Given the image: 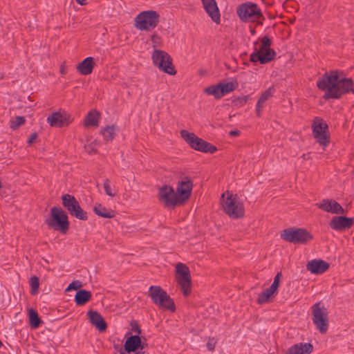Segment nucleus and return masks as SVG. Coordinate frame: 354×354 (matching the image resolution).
I'll return each mask as SVG.
<instances>
[{
  "label": "nucleus",
  "mask_w": 354,
  "mask_h": 354,
  "mask_svg": "<svg viewBox=\"0 0 354 354\" xmlns=\"http://www.w3.org/2000/svg\"><path fill=\"white\" fill-rule=\"evenodd\" d=\"M317 86L325 91L324 100L339 99L346 93L354 94V84L351 78H339L337 70L325 73L317 82Z\"/></svg>",
  "instance_id": "nucleus-1"
},
{
  "label": "nucleus",
  "mask_w": 354,
  "mask_h": 354,
  "mask_svg": "<svg viewBox=\"0 0 354 354\" xmlns=\"http://www.w3.org/2000/svg\"><path fill=\"white\" fill-rule=\"evenodd\" d=\"M236 14L242 21L257 23L260 26L263 25V21L266 19L259 6L251 1L239 5Z\"/></svg>",
  "instance_id": "nucleus-2"
},
{
  "label": "nucleus",
  "mask_w": 354,
  "mask_h": 354,
  "mask_svg": "<svg viewBox=\"0 0 354 354\" xmlns=\"http://www.w3.org/2000/svg\"><path fill=\"white\" fill-rule=\"evenodd\" d=\"M49 228L59 230L65 234L69 228V221L67 214L61 207H53L50 209V217L45 221Z\"/></svg>",
  "instance_id": "nucleus-3"
},
{
  "label": "nucleus",
  "mask_w": 354,
  "mask_h": 354,
  "mask_svg": "<svg viewBox=\"0 0 354 354\" xmlns=\"http://www.w3.org/2000/svg\"><path fill=\"white\" fill-rule=\"evenodd\" d=\"M148 295L152 301L159 308L175 312L176 306L174 300L160 286H151Z\"/></svg>",
  "instance_id": "nucleus-4"
},
{
  "label": "nucleus",
  "mask_w": 354,
  "mask_h": 354,
  "mask_svg": "<svg viewBox=\"0 0 354 354\" xmlns=\"http://www.w3.org/2000/svg\"><path fill=\"white\" fill-rule=\"evenodd\" d=\"M180 134L189 147L196 151L209 153H214L217 151L215 145L198 137L194 133L183 129L180 131Z\"/></svg>",
  "instance_id": "nucleus-5"
},
{
  "label": "nucleus",
  "mask_w": 354,
  "mask_h": 354,
  "mask_svg": "<svg viewBox=\"0 0 354 354\" xmlns=\"http://www.w3.org/2000/svg\"><path fill=\"white\" fill-rule=\"evenodd\" d=\"M281 238L289 243L306 245L313 236L305 228L288 227L281 232Z\"/></svg>",
  "instance_id": "nucleus-6"
},
{
  "label": "nucleus",
  "mask_w": 354,
  "mask_h": 354,
  "mask_svg": "<svg viewBox=\"0 0 354 354\" xmlns=\"http://www.w3.org/2000/svg\"><path fill=\"white\" fill-rule=\"evenodd\" d=\"M160 21V15L155 10L140 12L134 20L135 27L140 30L149 31L154 29Z\"/></svg>",
  "instance_id": "nucleus-7"
},
{
  "label": "nucleus",
  "mask_w": 354,
  "mask_h": 354,
  "mask_svg": "<svg viewBox=\"0 0 354 354\" xmlns=\"http://www.w3.org/2000/svg\"><path fill=\"white\" fill-rule=\"evenodd\" d=\"M176 280L180 287L184 297H188L192 292V276L189 267L183 263L176 266Z\"/></svg>",
  "instance_id": "nucleus-8"
},
{
  "label": "nucleus",
  "mask_w": 354,
  "mask_h": 354,
  "mask_svg": "<svg viewBox=\"0 0 354 354\" xmlns=\"http://www.w3.org/2000/svg\"><path fill=\"white\" fill-rule=\"evenodd\" d=\"M227 194V196L222 204L224 212L234 219L243 218L245 214L243 203L239 200L236 194H230L228 192Z\"/></svg>",
  "instance_id": "nucleus-9"
},
{
  "label": "nucleus",
  "mask_w": 354,
  "mask_h": 354,
  "mask_svg": "<svg viewBox=\"0 0 354 354\" xmlns=\"http://www.w3.org/2000/svg\"><path fill=\"white\" fill-rule=\"evenodd\" d=\"M151 59L153 64L164 73L170 75L176 74L177 71L172 63V58L167 52L155 49Z\"/></svg>",
  "instance_id": "nucleus-10"
},
{
  "label": "nucleus",
  "mask_w": 354,
  "mask_h": 354,
  "mask_svg": "<svg viewBox=\"0 0 354 354\" xmlns=\"http://www.w3.org/2000/svg\"><path fill=\"white\" fill-rule=\"evenodd\" d=\"M313 135L319 145L324 149L330 143V138L328 133V126L324 120L315 117L312 124Z\"/></svg>",
  "instance_id": "nucleus-11"
},
{
  "label": "nucleus",
  "mask_w": 354,
  "mask_h": 354,
  "mask_svg": "<svg viewBox=\"0 0 354 354\" xmlns=\"http://www.w3.org/2000/svg\"><path fill=\"white\" fill-rule=\"evenodd\" d=\"M312 315L313 322L317 329L322 334H325L329 325L327 309L320 302H317L312 306Z\"/></svg>",
  "instance_id": "nucleus-12"
},
{
  "label": "nucleus",
  "mask_w": 354,
  "mask_h": 354,
  "mask_svg": "<svg viewBox=\"0 0 354 354\" xmlns=\"http://www.w3.org/2000/svg\"><path fill=\"white\" fill-rule=\"evenodd\" d=\"M158 198L166 207L174 208L177 204L180 205V200L177 192H175L174 188L170 185H165L159 188Z\"/></svg>",
  "instance_id": "nucleus-13"
},
{
  "label": "nucleus",
  "mask_w": 354,
  "mask_h": 354,
  "mask_svg": "<svg viewBox=\"0 0 354 354\" xmlns=\"http://www.w3.org/2000/svg\"><path fill=\"white\" fill-rule=\"evenodd\" d=\"M146 346L139 335H131L126 339L124 348L120 349V354H145L142 350Z\"/></svg>",
  "instance_id": "nucleus-14"
},
{
  "label": "nucleus",
  "mask_w": 354,
  "mask_h": 354,
  "mask_svg": "<svg viewBox=\"0 0 354 354\" xmlns=\"http://www.w3.org/2000/svg\"><path fill=\"white\" fill-rule=\"evenodd\" d=\"M261 45L259 49L261 54V64H265L274 60L276 57V52L270 48L272 44L271 39L265 35L261 39Z\"/></svg>",
  "instance_id": "nucleus-15"
},
{
  "label": "nucleus",
  "mask_w": 354,
  "mask_h": 354,
  "mask_svg": "<svg viewBox=\"0 0 354 354\" xmlns=\"http://www.w3.org/2000/svg\"><path fill=\"white\" fill-rule=\"evenodd\" d=\"M193 189V182L188 176H184L182 180L178 183L176 192L180 200V205L189 199Z\"/></svg>",
  "instance_id": "nucleus-16"
},
{
  "label": "nucleus",
  "mask_w": 354,
  "mask_h": 354,
  "mask_svg": "<svg viewBox=\"0 0 354 354\" xmlns=\"http://www.w3.org/2000/svg\"><path fill=\"white\" fill-rule=\"evenodd\" d=\"M353 225V218L344 216H333L329 223V226L331 229L339 232L350 229Z\"/></svg>",
  "instance_id": "nucleus-17"
},
{
  "label": "nucleus",
  "mask_w": 354,
  "mask_h": 354,
  "mask_svg": "<svg viewBox=\"0 0 354 354\" xmlns=\"http://www.w3.org/2000/svg\"><path fill=\"white\" fill-rule=\"evenodd\" d=\"M47 121L52 127H62L68 126L72 122V119L71 115L66 112H55L48 115Z\"/></svg>",
  "instance_id": "nucleus-18"
},
{
  "label": "nucleus",
  "mask_w": 354,
  "mask_h": 354,
  "mask_svg": "<svg viewBox=\"0 0 354 354\" xmlns=\"http://www.w3.org/2000/svg\"><path fill=\"white\" fill-rule=\"evenodd\" d=\"M316 205L319 209L332 214H343L345 213V210L342 205L334 200L324 199L320 203H317Z\"/></svg>",
  "instance_id": "nucleus-19"
},
{
  "label": "nucleus",
  "mask_w": 354,
  "mask_h": 354,
  "mask_svg": "<svg viewBox=\"0 0 354 354\" xmlns=\"http://www.w3.org/2000/svg\"><path fill=\"white\" fill-rule=\"evenodd\" d=\"M205 12L216 24L221 21V15L215 0H201Z\"/></svg>",
  "instance_id": "nucleus-20"
},
{
  "label": "nucleus",
  "mask_w": 354,
  "mask_h": 354,
  "mask_svg": "<svg viewBox=\"0 0 354 354\" xmlns=\"http://www.w3.org/2000/svg\"><path fill=\"white\" fill-rule=\"evenodd\" d=\"M87 316L91 324L93 325L100 332L106 331L107 324L100 313L96 310H91L88 311Z\"/></svg>",
  "instance_id": "nucleus-21"
},
{
  "label": "nucleus",
  "mask_w": 354,
  "mask_h": 354,
  "mask_svg": "<svg viewBox=\"0 0 354 354\" xmlns=\"http://www.w3.org/2000/svg\"><path fill=\"white\" fill-rule=\"evenodd\" d=\"M330 265L322 259H313L306 264V268L312 274H320L328 270Z\"/></svg>",
  "instance_id": "nucleus-22"
},
{
  "label": "nucleus",
  "mask_w": 354,
  "mask_h": 354,
  "mask_svg": "<svg viewBox=\"0 0 354 354\" xmlns=\"http://www.w3.org/2000/svg\"><path fill=\"white\" fill-rule=\"evenodd\" d=\"M94 66V58L88 57L77 65L76 69L81 75H88L92 73Z\"/></svg>",
  "instance_id": "nucleus-23"
},
{
  "label": "nucleus",
  "mask_w": 354,
  "mask_h": 354,
  "mask_svg": "<svg viewBox=\"0 0 354 354\" xmlns=\"http://www.w3.org/2000/svg\"><path fill=\"white\" fill-rule=\"evenodd\" d=\"M313 351L311 343H299L290 347L286 354H310Z\"/></svg>",
  "instance_id": "nucleus-24"
},
{
  "label": "nucleus",
  "mask_w": 354,
  "mask_h": 354,
  "mask_svg": "<svg viewBox=\"0 0 354 354\" xmlns=\"http://www.w3.org/2000/svg\"><path fill=\"white\" fill-rule=\"evenodd\" d=\"M62 202L63 206L68 211L70 214L72 213L73 210H75V208L79 204V202L75 198V197L68 194L62 195Z\"/></svg>",
  "instance_id": "nucleus-25"
},
{
  "label": "nucleus",
  "mask_w": 354,
  "mask_h": 354,
  "mask_svg": "<svg viewBox=\"0 0 354 354\" xmlns=\"http://www.w3.org/2000/svg\"><path fill=\"white\" fill-rule=\"evenodd\" d=\"M91 297L90 291L84 289L78 290L75 295V304L77 306H83L91 300Z\"/></svg>",
  "instance_id": "nucleus-26"
},
{
  "label": "nucleus",
  "mask_w": 354,
  "mask_h": 354,
  "mask_svg": "<svg viewBox=\"0 0 354 354\" xmlns=\"http://www.w3.org/2000/svg\"><path fill=\"white\" fill-rule=\"evenodd\" d=\"M277 294V289L270 286L259 295L257 301L259 304H266L270 301V298L274 297Z\"/></svg>",
  "instance_id": "nucleus-27"
},
{
  "label": "nucleus",
  "mask_w": 354,
  "mask_h": 354,
  "mask_svg": "<svg viewBox=\"0 0 354 354\" xmlns=\"http://www.w3.org/2000/svg\"><path fill=\"white\" fill-rule=\"evenodd\" d=\"M100 113L96 110L90 111L84 120V126L88 127L90 126L97 127L99 124Z\"/></svg>",
  "instance_id": "nucleus-28"
},
{
  "label": "nucleus",
  "mask_w": 354,
  "mask_h": 354,
  "mask_svg": "<svg viewBox=\"0 0 354 354\" xmlns=\"http://www.w3.org/2000/svg\"><path fill=\"white\" fill-rule=\"evenodd\" d=\"M93 211L95 214L102 218H111L115 216V212L113 210H109L101 204H95Z\"/></svg>",
  "instance_id": "nucleus-29"
},
{
  "label": "nucleus",
  "mask_w": 354,
  "mask_h": 354,
  "mask_svg": "<svg viewBox=\"0 0 354 354\" xmlns=\"http://www.w3.org/2000/svg\"><path fill=\"white\" fill-rule=\"evenodd\" d=\"M116 129L118 127L112 124L108 125L101 130L100 133L106 142H111L114 139Z\"/></svg>",
  "instance_id": "nucleus-30"
},
{
  "label": "nucleus",
  "mask_w": 354,
  "mask_h": 354,
  "mask_svg": "<svg viewBox=\"0 0 354 354\" xmlns=\"http://www.w3.org/2000/svg\"><path fill=\"white\" fill-rule=\"evenodd\" d=\"M220 87V93L222 95V97L226 94L234 91L239 86V83L236 80L234 82H230L226 83H218Z\"/></svg>",
  "instance_id": "nucleus-31"
},
{
  "label": "nucleus",
  "mask_w": 354,
  "mask_h": 354,
  "mask_svg": "<svg viewBox=\"0 0 354 354\" xmlns=\"http://www.w3.org/2000/svg\"><path fill=\"white\" fill-rule=\"evenodd\" d=\"M28 317L30 325L32 328H37L42 324V321L39 317L37 312L33 308L28 310Z\"/></svg>",
  "instance_id": "nucleus-32"
},
{
  "label": "nucleus",
  "mask_w": 354,
  "mask_h": 354,
  "mask_svg": "<svg viewBox=\"0 0 354 354\" xmlns=\"http://www.w3.org/2000/svg\"><path fill=\"white\" fill-rule=\"evenodd\" d=\"M220 87L218 84L209 86L204 88V93L209 95H214V98L219 100L222 97L221 93H220Z\"/></svg>",
  "instance_id": "nucleus-33"
},
{
  "label": "nucleus",
  "mask_w": 354,
  "mask_h": 354,
  "mask_svg": "<svg viewBox=\"0 0 354 354\" xmlns=\"http://www.w3.org/2000/svg\"><path fill=\"white\" fill-rule=\"evenodd\" d=\"M70 214L82 221H86L88 219L86 212L83 210V209L80 207V203L76 206L75 210H73Z\"/></svg>",
  "instance_id": "nucleus-34"
},
{
  "label": "nucleus",
  "mask_w": 354,
  "mask_h": 354,
  "mask_svg": "<svg viewBox=\"0 0 354 354\" xmlns=\"http://www.w3.org/2000/svg\"><path fill=\"white\" fill-rule=\"evenodd\" d=\"M250 99V95H246L241 96V97H234L232 100V104L234 106L241 107V106H244Z\"/></svg>",
  "instance_id": "nucleus-35"
},
{
  "label": "nucleus",
  "mask_w": 354,
  "mask_h": 354,
  "mask_svg": "<svg viewBox=\"0 0 354 354\" xmlns=\"http://www.w3.org/2000/svg\"><path fill=\"white\" fill-rule=\"evenodd\" d=\"M26 122V118L24 116H17L15 120H10V127L12 130L17 129L21 125Z\"/></svg>",
  "instance_id": "nucleus-36"
},
{
  "label": "nucleus",
  "mask_w": 354,
  "mask_h": 354,
  "mask_svg": "<svg viewBox=\"0 0 354 354\" xmlns=\"http://www.w3.org/2000/svg\"><path fill=\"white\" fill-rule=\"evenodd\" d=\"M30 286L31 287L30 293L34 295L37 293L39 286V279L37 276H32L30 279Z\"/></svg>",
  "instance_id": "nucleus-37"
},
{
  "label": "nucleus",
  "mask_w": 354,
  "mask_h": 354,
  "mask_svg": "<svg viewBox=\"0 0 354 354\" xmlns=\"http://www.w3.org/2000/svg\"><path fill=\"white\" fill-rule=\"evenodd\" d=\"M274 88L270 87L266 91L263 92L258 100L259 104H263L266 100L271 97L274 93Z\"/></svg>",
  "instance_id": "nucleus-38"
},
{
  "label": "nucleus",
  "mask_w": 354,
  "mask_h": 354,
  "mask_svg": "<svg viewBox=\"0 0 354 354\" xmlns=\"http://www.w3.org/2000/svg\"><path fill=\"white\" fill-rule=\"evenodd\" d=\"M151 39L152 42V46L153 47L154 50L156 49L157 47L160 46L161 39L158 34H153L151 37Z\"/></svg>",
  "instance_id": "nucleus-39"
},
{
  "label": "nucleus",
  "mask_w": 354,
  "mask_h": 354,
  "mask_svg": "<svg viewBox=\"0 0 354 354\" xmlns=\"http://www.w3.org/2000/svg\"><path fill=\"white\" fill-rule=\"evenodd\" d=\"M104 192L105 193L110 196H115V193L114 192H112L111 191V186H110V181L108 178H106L104 183Z\"/></svg>",
  "instance_id": "nucleus-40"
},
{
  "label": "nucleus",
  "mask_w": 354,
  "mask_h": 354,
  "mask_svg": "<svg viewBox=\"0 0 354 354\" xmlns=\"http://www.w3.org/2000/svg\"><path fill=\"white\" fill-rule=\"evenodd\" d=\"M82 286V283L80 281H73L72 283H71L68 285V286L67 287L66 290V291H69L71 290H77Z\"/></svg>",
  "instance_id": "nucleus-41"
},
{
  "label": "nucleus",
  "mask_w": 354,
  "mask_h": 354,
  "mask_svg": "<svg viewBox=\"0 0 354 354\" xmlns=\"http://www.w3.org/2000/svg\"><path fill=\"white\" fill-rule=\"evenodd\" d=\"M250 61L252 62L259 61L261 63V54L259 50H257V48H255V51L250 55Z\"/></svg>",
  "instance_id": "nucleus-42"
},
{
  "label": "nucleus",
  "mask_w": 354,
  "mask_h": 354,
  "mask_svg": "<svg viewBox=\"0 0 354 354\" xmlns=\"http://www.w3.org/2000/svg\"><path fill=\"white\" fill-rule=\"evenodd\" d=\"M130 324L131 326V330L137 334L136 335H139L141 333L142 330L138 323L136 321L133 320L131 322Z\"/></svg>",
  "instance_id": "nucleus-43"
},
{
  "label": "nucleus",
  "mask_w": 354,
  "mask_h": 354,
  "mask_svg": "<svg viewBox=\"0 0 354 354\" xmlns=\"http://www.w3.org/2000/svg\"><path fill=\"white\" fill-rule=\"evenodd\" d=\"M282 276V274L281 272H278L275 277H274V281L273 283H272L271 286L274 287V288L277 289L279 288V283H280V279Z\"/></svg>",
  "instance_id": "nucleus-44"
},
{
  "label": "nucleus",
  "mask_w": 354,
  "mask_h": 354,
  "mask_svg": "<svg viewBox=\"0 0 354 354\" xmlns=\"http://www.w3.org/2000/svg\"><path fill=\"white\" fill-rule=\"evenodd\" d=\"M216 342L214 340V338L212 337H209V339H208V342L207 343V348L209 351H214V348H215V345H216Z\"/></svg>",
  "instance_id": "nucleus-45"
},
{
  "label": "nucleus",
  "mask_w": 354,
  "mask_h": 354,
  "mask_svg": "<svg viewBox=\"0 0 354 354\" xmlns=\"http://www.w3.org/2000/svg\"><path fill=\"white\" fill-rule=\"evenodd\" d=\"M37 133L34 132L31 133L30 138L28 140V145H31L37 138Z\"/></svg>",
  "instance_id": "nucleus-46"
},
{
  "label": "nucleus",
  "mask_w": 354,
  "mask_h": 354,
  "mask_svg": "<svg viewBox=\"0 0 354 354\" xmlns=\"http://www.w3.org/2000/svg\"><path fill=\"white\" fill-rule=\"evenodd\" d=\"M263 108V104H259V102H257L256 105V113L258 117H260L261 115V111Z\"/></svg>",
  "instance_id": "nucleus-47"
},
{
  "label": "nucleus",
  "mask_w": 354,
  "mask_h": 354,
  "mask_svg": "<svg viewBox=\"0 0 354 354\" xmlns=\"http://www.w3.org/2000/svg\"><path fill=\"white\" fill-rule=\"evenodd\" d=\"M241 132L239 130H232L230 131L229 135L230 136H239L240 135Z\"/></svg>",
  "instance_id": "nucleus-48"
},
{
  "label": "nucleus",
  "mask_w": 354,
  "mask_h": 354,
  "mask_svg": "<svg viewBox=\"0 0 354 354\" xmlns=\"http://www.w3.org/2000/svg\"><path fill=\"white\" fill-rule=\"evenodd\" d=\"M87 152H88L89 153H97V150L93 149V147H91V146H89L88 147V149H86Z\"/></svg>",
  "instance_id": "nucleus-49"
},
{
  "label": "nucleus",
  "mask_w": 354,
  "mask_h": 354,
  "mask_svg": "<svg viewBox=\"0 0 354 354\" xmlns=\"http://www.w3.org/2000/svg\"><path fill=\"white\" fill-rule=\"evenodd\" d=\"M76 2L82 6L87 4V0H75Z\"/></svg>",
  "instance_id": "nucleus-50"
},
{
  "label": "nucleus",
  "mask_w": 354,
  "mask_h": 354,
  "mask_svg": "<svg viewBox=\"0 0 354 354\" xmlns=\"http://www.w3.org/2000/svg\"><path fill=\"white\" fill-rule=\"evenodd\" d=\"M60 73L62 74V75H65L66 73V68L64 66V64H62L61 66H60Z\"/></svg>",
  "instance_id": "nucleus-51"
},
{
  "label": "nucleus",
  "mask_w": 354,
  "mask_h": 354,
  "mask_svg": "<svg viewBox=\"0 0 354 354\" xmlns=\"http://www.w3.org/2000/svg\"><path fill=\"white\" fill-rule=\"evenodd\" d=\"M250 32L252 35H255L256 33V31L253 28V29H250Z\"/></svg>",
  "instance_id": "nucleus-52"
},
{
  "label": "nucleus",
  "mask_w": 354,
  "mask_h": 354,
  "mask_svg": "<svg viewBox=\"0 0 354 354\" xmlns=\"http://www.w3.org/2000/svg\"><path fill=\"white\" fill-rule=\"evenodd\" d=\"M302 158H303L304 159H306V155H305V154H304V155L302 156Z\"/></svg>",
  "instance_id": "nucleus-53"
},
{
  "label": "nucleus",
  "mask_w": 354,
  "mask_h": 354,
  "mask_svg": "<svg viewBox=\"0 0 354 354\" xmlns=\"http://www.w3.org/2000/svg\"><path fill=\"white\" fill-rule=\"evenodd\" d=\"M3 344L1 342V341L0 340V348L2 346Z\"/></svg>",
  "instance_id": "nucleus-54"
},
{
  "label": "nucleus",
  "mask_w": 354,
  "mask_h": 354,
  "mask_svg": "<svg viewBox=\"0 0 354 354\" xmlns=\"http://www.w3.org/2000/svg\"><path fill=\"white\" fill-rule=\"evenodd\" d=\"M224 196H225V194H222V198H224Z\"/></svg>",
  "instance_id": "nucleus-55"
}]
</instances>
